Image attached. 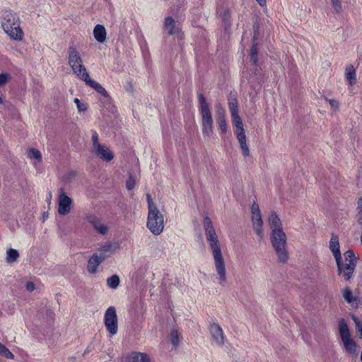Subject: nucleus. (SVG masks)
I'll return each mask as SVG.
<instances>
[{"mask_svg":"<svg viewBox=\"0 0 362 362\" xmlns=\"http://www.w3.org/2000/svg\"><path fill=\"white\" fill-rule=\"evenodd\" d=\"M204 228L206 238L214 257L216 271L219 276V284H223L226 281V263L221 252L218 235L209 217H205L204 219Z\"/></svg>","mask_w":362,"mask_h":362,"instance_id":"obj_1","label":"nucleus"},{"mask_svg":"<svg viewBox=\"0 0 362 362\" xmlns=\"http://www.w3.org/2000/svg\"><path fill=\"white\" fill-rule=\"evenodd\" d=\"M1 25L12 40L21 41L23 39L24 33L20 26L19 17L13 11L6 10L2 13Z\"/></svg>","mask_w":362,"mask_h":362,"instance_id":"obj_2","label":"nucleus"},{"mask_svg":"<svg viewBox=\"0 0 362 362\" xmlns=\"http://www.w3.org/2000/svg\"><path fill=\"white\" fill-rule=\"evenodd\" d=\"M344 260L341 257L336 260L339 275H341L346 281H349L355 271L357 258L352 250H347L344 254Z\"/></svg>","mask_w":362,"mask_h":362,"instance_id":"obj_3","label":"nucleus"},{"mask_svg":"<svg viewBox=\"0 0 362 362\" xmlns=\"http://www.w3.org/2000/svg\"><path fill=\"white\" fill-rule=\"evenodd\" d=\"M287 238L284 230L275 231L271 234V243L281 263H286L288 259V252L286 247Z\"/></svg>","mask_w":362,"mask_h":362,"instance_id":"obj_4","label":"nucleus"},{"mask_svg":"<svg viewBox=\"0 0 362 362\" xmlns=\"http://www.w3.org/2000/svg\"><path fill=\"white\" fill-rule=\"evenodd\" d=\"M339 332L346 352L353 356L358 355V345L351 338L350 330L344 319L339 321Z\"/></svg>","mask_w":362,"mask_h":362,"instance_id":"obj_5","label":"nucleus"},{"mask_svg":"<svg viewBox=\"0 0 362 362\" xmlns=\"http://www.w3.org/2000/svg\"><path fill=\"white\" fill-rule=\"evenodd\" d=\"M146 227L155 235L163 233L165 227L164 216L158 209L148 211Z\"/></svg>","mask_w":362,"mask_h":362,"instance_id":"obj_6","label":"nucleus"},{"mask_svg":"<svg viewBox=\"0 0 362 362\" xmlns=\"http://www.w3.org/2000/svg\"><path fill=\"white\" fill-rule=\"evenodd\" d=\"M68 63L73 72L81 79L83 76L88 77V72L83 64V61L79 52L74 47L69 48Z\"/></svg>","mask_w":362,"mask_h":362,"instance_id":"obj_7","label":"nucleus"},{"mask_svg":"<svg viewBox=\"0 0 362 362\" xmlns=\"http://www.w3.org/2000/svg\"><path fill=\"white\" fill-rule=\"evenodd\" d=\"M104 324L107 332L111 335L117 334L118 330V320L116 309L114 306H110L104 315Z\"/></svg>","mask_w":362,"mask_h":362,"instance_id":"obj_8","label":"nucleus"},{"mask_svg":"<svg viewBox=\"0 0 362 362\" xmlns=\"http://www.w3.org/2000/svg\"><path fill=\"white\" fill-rule=\"evenodd\" d=\"M251 218L254 230L257 236L262 239L264 237V231L262 228L263 221L259 206L255 202H254L251 206Z\"/></svg>","mask_w":362,"mask_h":362,"instance_id":"obj_9","label":"nucleus"},{"mask_svg":"<svg viewBox=\"0 0 362 362\" xmlns=\"http://www.w3.org/2000/svg\"><path fill=\"white\" fill-rule=\"evenodd\" d=\"M72 199L64 191L60 189L58 197V213L62 216L69 214L71 210Z\"/></svg>","mask_w":362,"mask_h":362,"instance_id":"obj_10","label":"nucleus"},{"mask_svg":"<svg viewBox=\"0 0 362 362\" xmlns=\"http://www.w3.org/2000/svg\"><path fill=\"white\" fill-rule=\"evenodd\" d=\"M86 219L99 234L105 235L107 233L109 227L100 217L95 214H88L86 215Z\"/></svg>","mask_w":362,"mask_h":362,"instance_id":"obj_11","label":"nucleus"},{"mask_svg":"<svg viewBox=\"0 0 362 362\" xmlns=\"http://www.w3.org/2000/svg\"><path fill=\"white\" fill-rule=\"evenodd\" d=\"M209 331L213 342L217 346H223L225 343L226 336L221 326L217 323H212L210 325Z\"/></svg>","mask_w":362,"mask_h":362,"instance_id":"obj_12","label":"nucleus"},{"mask_svg":"<svg viewBox=\"0 0 362 362\" xmlns=\"http://www.w3.org/2000/svg\"><path fill=\"white\" fill-rule=\"evenodd\" d=\"M117 249L115 243H105L94 253L103 262L106 259L110 257Z\"/></svg>","mask_w":362,"mask_h":362,"instance_id":"obj_13","label":"nucleus"},{"mask_svg":"<svg viewBox=\"0 0 362 362\" xmlns=\"http://www.w3.org/2000/svg\"><path fill=\"white\" fill-rule=\"evenodd\" d=\"M199 110L202 115V122L213 120L212 115L203 94L199 95Z\"/></svg>","mask_w":362,"mask_h":362,"instance_id":"obj_14","label":"nucleus"},{"mask_svg":"<svg viewBox=\"0 0 362 362\" xmlns=\"http://www.w3.org/2000/svg\"><path fill=\"white\" fill-rule=\"evenodd\" d=\"M123 362H151V357L144 352L133 351L124 358Z\"/></svg>","mask_w":362,"mask_h":362,"instance_id":"obj_15","label":"nucleus"},{"mask_svg":"<svg viewBox=\"0 0 362 362\" xmlns=\"http://www.w3.org/2000/svg\"><path fill=\"white\" fill-rule=\"evenodd\" d=\"M268 223L271 228L272 233H274L275 231L283 230L281 219L276 212H271L268 217Z\"/></svg>","mask_w":362,"mask_h":362,"instance_id":"obj_16","label":"nucleus"},{"mask_svg":"<svg viewBox=\"0 0 362 362\" xmlns=\"http://www.w3.org/2000/svg\"><path fill=\"white\" fill-rule=\"evenodd\" d=\"M163 29L169 35L177 34L180 30L179 25L176 23L175 21L172 17L165 18Z\"/></svg>","mask_w":362,"mask_h":362,"instance_id":"obj_17","label":"nucleus"},{"mask_svg":"<svg viewBox=\"0 0 362 362\" xmlns=\"http://www.w3.org/2000/svg\"><path fill=\"white\" fill-rule=\"evenodd\" d=\"M95 154L105 161H110L113 159L114 156L111 151L105 146H98L94 149Z\"/></svg>","mask_w":362,"mask_h":362,"instance_id":"obj_18","label":"nucleus"},{"mask_svg":"<svg viewBox=\"0 0 362 362\" xmlns=\"http://www.w3.org/2000/svg\"><path fill=\"white\" fill-rule=\"evenodd\" d=\"M82 81H85L87 85L93 88L94 90H95L98 93L101 94L102 95L107 97V93L105 90V89L97 81H95L92 79H90L89 74H88V77L83 76L81 78Z\"/></svg>","mask_w":362,"mask_h":362,"instance_id":"obj_19","label":"nucleus"},{"mask_svg":"<svg viewBox=\"0 0 362 362\" xmlns=\"http://www.w3.org/2000/svg\"><path fill=\"white\" fill-rule=\"evenodd\" d=\"M329 248L333 253V255L336 260H338L341 257L340 247L339 243V238L337 235H332L329 241Z\"/></svg>","mask_w":362,"mask_h":362,"instance_id":"obj_20","label":"nucleus"},{"mask_svg":"<svg viewBox=\"0 0 362 362\" xmlns=\"http://www.w3.org/2000/svg\"><path fill=\"white\" fill-rule=\"evenodd\" d=\"M93 35L98 42H105L107 35L105 28L100 24L96 25L93 29Z\"/></svg>","mask_w":362,"mask_h":362,"instance_id":"obj_21","label":"nucleus"},{"mask_svg":"<svg viewBox=\"0 0 362 362\" xmlns=\"http://www.w3.org/2000/svg\"><path fill=\"white\" fill-rule=\"evenodd\" d=\"M98 257L93 254L89 259L87 265V270L90 274H95L97 272L98 267L102 263Z\"/></svg>","mask_w":362,"mask_h":362,"instance_id":"obj_22","label":"nucleus"},{"mask_svg":"<svg viewBox=\"0 0 362 362\" xmlns=\"http://www.w3.org/2000/svg\"><path fill=\"white\" fill-rule=\"evenodd\" d=\"M345 76L351 86L356 82V70L353 65H348L345 69Z\"/></svg>","mask_w":362,"mask_h":362,"instance_id":"obj_23","label":"nucleus"},{"mask_svg":"<svg viewBox=\"0 0 362 362\" xmlns=\"http://www.w3.org/2000/svg\"><path fill=\"white\" fill-rule=\"evenodd\" d=\"M202 122V133L204 137L209 138L213 134V120Z\"/></svg>","mask_w":362,"mask_h":362,"instance_id":"obj_24","label":"nucleus"},{"mask_svg":"<svg viewBox=\"0 0 362 362\" xmlns=\"http://www.w3.org/2000/svg\"><path fill=\"white\" fill-rule=\"evenodd\" d=\"M228 107L231 115L238 114V103L236 98L232 95L228 98Z\"/></svg>","mask_w":362,"mask_h":362,"instance_id":"obj_25","label":"nucleus"},{"mask_svg":"<svg viewBox=\"0 0 362 362\" xmlns=\"http://www.w3.org/2000/svg\"><path fill=\"white\" fill-rule=\"evenodd\" d=\"M240 144L243 155L246 157L250 155V149L246 142V135L237 138Z\"/></svg>","mask_w":362,"mask_h":362,"instance_id":"obj_26","label":"nucleus"},{"mask_svg":"<svg viewBox=\"0 0 362 362\" xmlns=\"http://www.w3.org/2000/svg\"><path fill=\"white\" fill-rule=\"evenodd\" d=\"M180 333L177 329L173 328L170 331V340L173 346L176 349L180 343Z\"/></svg>","mask_w":362,"mask_h":362,"instance_id":"obj_27","label":"nucleus"},{"mask_svg":"<svg viewBox=\"0 0 362 362\" xmlns=\"http://www.w3.org/2000/svg\"><path fill=\"white\" fill-rule=\"evenodd\" d=\"M119 277L116 274L111 276L107 279V286L112 289L117 288L119 284Z\"/></svg>","mask_w":362,"mask_h":362,"instance_id":"obj_28","label":"nucleus"},{"mask_svg":"<svg viewBox=\"0 0 362 362\" xmlns=\"http://www.w3.org/2000/svg\"><path fill=\"white\" fill-rule=\"evenodd\" d=\"M19 257L18 252L15 249H9L7 251L6 261L8 263L14 262Z\"/></svg>","mask_w":362,"mask_h":362,"instance_id":"obj_29","label":"nucleus"},{"mask_svg":"<svg viewBox=\"0 0 362 362\" xmlns=\"http://www.w3.org/2000/svg\"><path fill=\"white\" fill-rule=\"evenodd\" d=\"M343 297L349 303H354L356 298L353 296L351 290L349 288H345L343 290Z\"/></svg>","mask_w":362,"mask_h":362,"instance_id":"obj_30","label":"nucleus"},{"mask_svg":"<svg viewBox=\"0 0 362 362\" xmlns=\"http://www.w3.org/2000/svg\"><path fill=\"white\" fill-rule=\"evenodd\" d=\"M216 119L226 118V110L221 103L216 105Z\"/></svg>","mask_w":362,"mask_h":362,"instance_id":"obj_31","label":"nucleus"},{"mask_svg":"<svg viewBox=\"0 0 362 362\" xmlns=\"http://www.w3.org/2000/svg\"><path fill=\"white\" fill-rule=\"evenodd\" d=\"M0 354L6 358L13 359V354L4 345L0 343Z\"/></svg>","mask_w":362,"mask_h":362,"instance_id":"obj_32","label":"nucleus"},{"mask_svg":"<svg viewBox=\"0 0 362 362\" xmlns=\"http://www.w3.org/2000/svg\"><path fill=\"white\" fill-rule=\"evenodd\" d=\"M28 156L30 158H35L37 161H40L42 159L41 153L36 148H30L28 151Z\"/></svg>","mask_w":362,"mask_h":362,"instance_id":"obj_33","label":"nucleus"},{"mask_svg":"<svg viewBox=\"0 0 362 362\" xmlns=\"http://www.w3.org/2000/svg\"><path fill=\"white\" fill-rule=\"evenodd\" d=\"M250 60L254 64H257L258 58H257V43H254L250 49Z\"/></svg>","mask_w":362,"mask_h":362,"instance_id":"obj_34","label":"nucleus"},{"mask_svg":"<svg viewBox=\"0 0 362 362\" xmlns=\"http://www.w3.org/2000/svg\"><path fill=\"white\" fill-rule=\"evenodd\" d=\"M231 117L233 119V124L235 128L243 126L242 119L240 118L238 114L232 115Z\"/></svg>","mask_w":362,"mask_h":362,"instance_id":"obj_35","label":"nucleus"},{"mask_svg":"<svg viewBox=\"0 0 362 362\" xmlns=\"http://www.w3.org/2000/svg\"><path fill=\"white\" fill-rule=\"evenodd\" d=\"M216 120H217V122H218L219 127L221 130L222 134H226L228 130L227 122H226V118L217 119Z\"/></svg>","mask_w":362,"mask_h":362,"instance_id":"obj_36","label":"nucleus"},{"mask_svg":"<svg viewBox=\"0 0 362 362\" xmlns=\"http://www.w3.org/2000/svg\"><path fill=\"white\" fill-rule=\"evenodd\" d=\"M353 320L355 322L356 332L359 334V337L362 338V324L355 316L353 317Z\"/></svg>","mask_w":362,"mask_h":362,"instance_id":"obj_37","label":"nucleus"},{"mask_svg":"<svg viewBox=\"0 0 362 362\" xmlns=\"http://www.w3.org/2000/svg\"><path fill=\"white\" fill-rule=\"evenodd\" d=\"M135 185H136L135 179L132 175H130L126 182L127 188L129 190H131V189H134V187H135Z\"/></svg>","mask_w":362,"mask_h":362,"instance_id":"obj_38","label":"nucleus"},{"mask_svg":"<svg viewBox=\"0 0 362 362\" xmlns=\"http://www.w3.org/2000/svg\"><path fill=\"white\" fill-rule=\"evenodd\" d=\"M146 199L148 202V211L158 209L156 204L153 202V199L149 194H147Z\"/></svg>","mask_w":362,"mask_h":362,"instance_id":"obj_39","label":"nucleus"},{"mask_svg":"<svg viewBox=\"0 0 362 362\" xmlns=\"http://www.w3.org/2000/svg\"><path fill=\"white\" fill-rule=\"evenodd\" d=\"M74 103L77 105L78 110L79 112H84L87 110V106L86 104L81 103L80 100L78 98L74 99Z\"/></svg>","mask_w":362,"mask_h":362,"instance_id":"obj_40","label":"nucleus"},{"mask_svg":"<svg viewBox=\"0 0 362 362\" xmlns=\"http://www.w3.org/2000/svg\"><path fill=\"white\" fill-rule=\"evenodd\" d=\"M357 209L359 215L358 221L360 224H362V197L358 201Z\"/></svg>","mask_w":362,"mask_h":362,"instance_id":"obj_41","label":"nucleus"},{"mask_svg":"<svg viewBox=\"0 0 362 362\" xmlns=\"http://www.w3.org/2000/svg\"><path fill=\"white\" fill-rule=\"evenodd\" d=\"M326 100L329 103L331 107L334 110H337L339 108V102L334 99H327L326 98Z\"/></svg>","mask_w":362,"mask_h":362,"instance_id":"obj_42","label":"nucleus"},{"mask_svg":"<svg viewBox=\"0 0 362 362\" xmlns=\"http://www.w3.org/2000/svg\"><path fill=\"white\" fill-rule=\"evenodd\" d=\"M10 78L9 74H0V86H3L7 83Z\"/></svg>","mask_w":362,"mask_h":362,"instance_id":"obj_43","label":"nucleus"},{"mask_svg":"<svg viewBox=\"0 0 362 362\" xmlns=\"http://www.w3.org/2000/svg\"><path fill=\"white\" fill-rule=\"evenodd\" d=\"M331 1H332V6L335 9V11L337 12H339L341 8L340 1L339 0H331Z\"/></svg>","mask_w":362,"mask_h":362,"instance_id":"obj_44","label":"nucleus"},{"mask_svg":"<svg viewBox=\"0 0 362 362\" xmlns=\"http://www.w3.org/2000/svg\"><path fill=\"white\" fill-rule=\"evenodd\" d=\"M235 134L237 138H238L239 136H245V132L243 126L235 128Z\"/></svg>","mask_w":362,"mask_h":362,"instance_id":"obj_45","label":"nucleus"},{"mask_svg":"<svg viewBox=\"0 0 362 362\" xmlns=\"http://www.w3.org/2000/svg\"><path fill=\"white\" fill-rule=\"evenodd\" d=\"M92 139H93V146L94 149L98 148V146H101L98 142V136L96 132H95L93 134Z\"/></svg>","mask_w":362,"mask_h":362,"instance_id":"obj_46","label":"nucleus"},{"mask_svg":"<svg viewBox=\"0 0 362 362\" xmlns=\"http://www.w3.org/2000/svg\"><path fill=\"white\" fill-rule=\"evenodd\" d=\"M35 288V284L33 282L29 281L26 284V289L28 291L31 292V291H34Z\"/></svg>","mask_w":362,"mask_h":362,"instance_id":"obj_47","label":"nucleus"},{"mask_svg":"<svg viewBox=\"0 0 362 362\" xmlns=\"http://www.w3.org/2000/svg\"><path fill=\"white\" fill-rule=\"evenodd\" d=\"M261 6L266 5L267 0H256Z\"/></svg>","mask_w":362,"mask_h":362,"instance_id":"obj_48","label":"nucleus"},{"mask_svg":"<svg viewBox=\"0 0 362 362\" xmlns=\"http://www.w3.org/2000/svg\"><path fill=\"white\" fill-rule=\"evenodd\" d=\"M3 103V100L2 98L0 97V104H1Z\"/></svg>","mask_w":362,"mask_h":362,"instance_id":"obj_49","label":"nucleus"},{"mask_svg":"<svg viewBox=\"0 0 362 362\" xmlns=\"http://www.w3.org/2000/svg\"><path fill=\"white\" fill-rule=\"evenodd\" d=\"M361 361L362 362V351H361Z\"/></svg>","mask_w":362,"mask_h":362,"instance_id":"obj_50","label":"nucleus"}]
</instances>
